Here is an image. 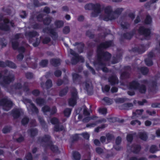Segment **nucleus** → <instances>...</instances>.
<instances>
[{"instance_id": "473e14b6", "label": "nucleus", "mask_w": 160, "mask_h": 160, "mask_svg": "<svg viewBox=\"0 0 160 160\" xmlns=\"http://www.w3.org/2000/svg\"><path fill=\"white\" fill-rule=\"evenodd\" d=\"M110 87L108 85H106L104 88H102V90L103 92H107L109 90Z\"/></svg>"}, {"instance_id": "c9c22d12", "label": "nucleus", "mask_w": 160, "mask_h": 160, "mask_svg": "<svg viewBox=\"0 0 160 160\" xmlns=\"http://www.w3.org/2000/svg\"><path fill=\"white\" fill-rule=\"evenodd\" d=\"M46 84L47 88L50 87L52 85V82L50 80H48L47 81Z\"/></svg>"}, {"instance_id": "e2e57ef3", "label": "nucleus", "mask_w": 160, "mask_h": 160, "mask_svg": "<svg viewBox=\"0 0 160 160\" xmlns=\"http://www.w3.org/2000/svg\"><path fill=\"white\" fill-rule=\"evenodd\" d=\"M86 66H87V67L89 69H90V70H91V71H92V73L93 74H95V71H94V70L92 68H91V67H89V65H88V64H86Z\"/></svg>"}, {"instance_id": "a19ab883", "label": "nucleus", "mask_w": 160, "mask_h": 160, "mask_svg": "<svg viewBox=\"0 0 160 160\" xmlns=\"http://www.w3.org/2000/svg\"><path fill=\"white\" fill-rule=\"evenodd\" d=\"M51 21V18H48L44 20L43 21V22L45 24H48L50 23Z\"/></svg>"}, {"instance_id": "f704fd0d", "label": "nucleus", "mask_w": 160, "mask_h": 160, "mask_svg": "<svg viewBox=\"0 0 160 160\" xmlns=\"http://www.w3.org/2000/svg\"><path fill=\"white\" fill-rule=\"evenodd\" d=\"M48 63V61L47 60H43L41 61L40 63V65L42 67L46 66Z\"/></svg>"}, {"instance_id": "5fc2aeb1", "label": "nucleus", "mask_w": 160, "mask_h": 160, "mask_svg": "<svg viewBox=\"0 0 160 160\" xmlns=\"http://www.w3.org/2000/svg\"><path fill=\"white\" fill-rule=\"evenodd\" d=\"M72 77L73 80H75L79 78V76L76 73L73 74Z\"/></svg>"}, {"instance_id": "052dcab7", "label": "nucleus", "mask_w": 160, "mask_h": 160, "mask_svg": "<svg viewBox=\"0 0 160 160\" xmlns=\"http://www.w3.org/2000/svg\"><path fill=\"white\" fill-rule=\"evenodd\" d=\"M10 130L8 128H5L2 130V132L3 133H6L9 132Z\"/></svg>"}, {"instance_id": "37998d69", "label": "nucleus", "mask_w": 160, "mask_h": 160, "mask_svg": "<svg viewBox=\"0 0 160 160\" xmlns=\"http://www.w3.org/2000/svg\"><path fill=\"white\" fill-rule=\"evenodd\" d=\"M28 121V118H27L25 117V118H24L22 119V124L25 125V124H26L27 123Z\"/></svg>"}, {"instance_id": "3c124183", "label": "nucleus", "mask_w": 160, "mask_h": 160, "mask_svg": "<svg viewBox=\"0 0 160 160\" xmlns=\"http://www.w3.org/2000/svg\"><path fill=\"white\" fill-rule=\"evenodd\" d=\"M145 62L146 65L148 66H150L152 65V62L151 60H148L147 59L145 60Z\"/></svg>"}, {"instance_id": "6ab92c4d", "label": "nucleus", "mask_w": 160, "mask_h": 160, "mask_svg": "<svg viewBox=\"0 0 160 160\" xmlns=\"http://www.w3.org/2000/svg\"><path fill=\"white\" fill-rule=\"evenodd\" d=\"M158 150V147L155 145H153L151 146L150 151L151 153H155Z\"/></svg>"}, {"instance_id": "09e8293b", "label": "nucleus", "mask_w": 160, "mask_h": 160, "mask_svg": "<svg viewBox=\"0 0 160 160\" xmlns=\"http://www.w3.org/2000/svg\"><path fill=\"white\" fill-rule=\"evenodd\" d=\"M81 135L84 138L88 139L89 138V135L87 132L83 133L81 134Z\"/></svg>"}, {"instance_id": "1a4fd4ad", "label": "nucleus", "mask_w": 160, "mask_h": 160, "mask_svg": "<svg viewBox=\"0 0 160 160\" xmlns=\"http://www.w3.org/2000/svg\"><path fill=\"white\" fill-rule=\"evenodd\" d=\"M77 98V92L74 90V92L72 93V97L68 101L69 104L71 106H74L76 103V100Z\"/></svg>"}, {"instance_id": "5701e85b", "label": "nucleus", "mask_w": 160, "mask_h": 160, "mask_svg": "<svg viewBox=\"0 0 160 160\" xmlns=\"http://www.w3.org/2000/svg\"><path fill=\"white\" fill-rule=\"evenodd\" d=\"M36 102L38 105H41L45 103L44 101L40 98H38L36 100Z\"/></svg>"}, {"instance_id": "423d86ee", "label": "nucleus", "mask_w": 160, "mask_h": 160, "mask_svg": "<svg viewBox=\"0 0 160 160\" xmlns=\"http://www.w3.org/2000/svg\"><path fill=\"white\" fill-rule=\"evenodd\" d=\"M23 102L26 105L29 111L31 110L36 113H37L38 112V109L31 102L30 100L25 99L23 100Z\"/></svg>"}, {"instance_id": "393cba45", "label": "nucleus", "mask_w": 160, "mask_h": 160, "mask_svg": "<svg viewBox=\"0 0 160 160\" xmlns=\"http://www.w3.org/2000/svg\"><path fill=\"white\" fill-rule=\"evenodd\" d=\"M71 112V110L70 109L67 108L64 110V113L66 116L68 117L69 116Z\"/></svg>"}, {"instance_id": "9d476101", "label": "nucleus", "mask_w": 160, "mask_h": 160, "mask_svg": "<svg viewBox=\"0 0 160 160\" xmlns=\"http://www.w3.org/2000/svg\"><path fill=\"white\" fill-rule=\"evenodd\" d=\"M42 110L45 114L48 112L51 114H53L56 113L57 109L55 107H53L51 109L48 106H45L42 108Z\"/></svg>"}, {"instance_id": "c85d7f7f", "label": "nucleus", "mask_w": 160, "mask_h": 160, "mask_svg": "<svg viewBox=\"0 0 160 160\" xmlns=\"http://www.w3.org/2000/svg\"><path fill=\"white\" fill-rule=\"evenodd\" d=\"M103 100L108 105L112 103V101L108 98H105L103 99Z\"/></svg>"}, {"instance_id": "0eeeda50", "label": "nucleus", "mask_w": 160, "mask_h": 160, "mask_svg": "<svg viewBox=\"0 0 160 160\" xmlns=\"http://www.w3.org/2000/svg\"><path fill=\"white\" fill-rule=\"evenodd\" d=\"M6 75L8 76L5 77L3 80L2 83H0L1 84L4 85V84H8L13 80L14 77L13 75L11 74L10 72L8 71H6L5 72Z\"/></svg>"}, {"instance_id": "7ed1b4c3", "label": "nucleus", "mask_w": 160, "mask_h": 160, "mask_svg": "<svg viewBox=\"0 0 160 160\" xmlns=\"http://www.w3.org/2000/svg\"><path fill=\"white\" fill-rule=\"evenodd\" d=\"M86 9L90 10L92 9H94V12L92 14V16L95 17L97 16L98 13L100 12V5L99 4H97L96 5H93L90 3L86 5L85 6Z\"/></svg>"}, {"instance_id": "774afa93", "label": "nucleus", "mask_w": 160, "mask_h": 160, "mask_svg": "<svg viewBox=\"0 0 160 160\" xmlns=\"http://www.w3.org/2000/svg\"><path fill=\"white\" fill-rule=\"evenodd\" d=\"M130 160H147L145 158H144L140 159H138L135 157H132L130 158Z\"/></svg>"}, {"instance_id": "a211bd4d", "label": "nucleus", "mask_w": 160, "mask_h": 160, "mask_svg": "<svg viewBox=\"0 0 160 160\" xmlns=\"http://www.w3.org/2000/svg\"><path fill=\"white\" fill-rule=\"evenodd\" d=\"M140 138L143 140H146L147 139V136L146 134L144 132H141L140 133Z\"/></svg>"}, {"instance_id": "a18cd8bd", "label": "nucleus", "mask_w": 160, "mask_h": 160, "mask_svg": "<svg viewBox=\"0 0 160 160\" xmlns=\"http://www.w3.org/2000/svg\"><path fill=\"white\" fill-rule=\"evenodd\" d=\"M51 122L52 124H56L58 122V120L57 118H53L51 120Z\"/></svg>"}, {"instance_id": "9b49d317", "label": "nucleus", "mask_w": 160, "mask_h": 160, "mask_svg": "<svg viewBox=\"0 0 160 160\" xmlns=\"http://www.w3.org/2000/svg\"><path fill=\"white\" fill-rule=\"evenodd\" d=\"M69 52L72 55L75 56V60L72 59V62L73 64H75L78 62V60L80 61L81 62H83L84 61L83 58L82 57L80 56H76L75 55L74 51L71 49H69Z\"/></svg>"}, {"instance_id": "680f3d73", "label": "nucleus", "mask_w": 160, "mask_h": 160, "mask_svg": "<svg viewBox=\"0 0 160 160\" xmlns=\"http://www.w3.org/2000/svg\"><path fill=\"white\" fill-rule=\"evenodd\" d=\"M38 33L36 32H30L29 34V36L30 37H33L34 36H36L38 35Z\"/></svg>"}, {"instance_id": "f8f14e48", "label": "nucleus", "mask_w": 160, "mask_h": 160, "mask_svg": "<svg viewBox=\"0 0 160 160\" xmlns=\"http://www.w3.org/2000/svg\"><path fill=\"white\" fill-rule=\"evenodd\" d=\"M6 66H8L12 68H15L16 67L15 64L12 62L7 61L6 62V64H5L3 62L0 61V67H4Z\"/></svg>"}, {"instance_id": "72a5a7b5", "label": "nucleus", "mask_w": 160, "mask_h": 160, "mask_svg": "<svg viewBox=\"0 0 160 160\" xmlns=\"http://www.w3.org/2000/svg\"><path fill=\"white\" fill-rule=\"evenodd\" d=\"M125 100V99L123 98H117L115 99V102L117 103H121L123 102Z\"/></svg>"}, {"instance_id": "338daca9", "label": "nucleus", "mask_w": 160, "mask_h": 160, "mask_svg": "<svg viewBox=\"0 0 160 160\" xmlns=\"http://www.w3.org/2000/svg\"><path fill=\"white\" fill-rule=\"evenodd\" d=\"M23 57V55L22 54H19L18 56V59L19 60H22Z\"/></svg>"}, {"instance_id": "39448f33", "label": "nucleus", "mask_w": 160, "mask_h": 160, "mask_svg": "<svg viewBox=\"0 0 160 160\" xmlns=\"http://www.w3.org/2000/svg\"><path fill=\"white\" fill-rule=\"evenodd\" d=\"M0 105L3 106V108L4 110L8 111L11 108L12 103L11 101L6 98L0 101Z\"/></svg>"}, {"instance_id": "20e7f679", "label": "nucleus", "mask_w": 160, "mask_h": 160, "mask_svg": "<svg viewBox=\"0 0 160 160\" xmlns=\"http://www.w3.org/2000/svg\"><path fill=\"white\" fill-rule=\"evenodd\" d=\"M137 89L141 93H144L146 90L144 85H142L138 88V84L136 82L134 81L129 84L128 89L130 90H135Z\"/></svg>"}, {"instance_id": "8fccbe9b", "label": "nucleus", "mask_w": 160, "mask_h": 160, "mask_svg": "<svg viewBox=\"0 0 160 160\" xmlns=\"http://www.w3.org/2000/svg\"><path fill=\"white\" fill-rule=\"evenodd\" d=\"M81 86H85V88H84L86 89L87 90H88L89 87V84L88 83H84L82 84L81 85Z\"/></svg>"}, {"instance_id": "13d9d810", "label": "nucleus", "mask_w": 160, "mask_h": 160, "mask_svg": "<svg viewBox=\"0 0 160 160\" xmlns=\"http://www.w3.org/2000/svg\"><path fill=\"white\" fill-rule=\"evenodd\" d=\"M32 93L34 95L37 96L39 95V92L38 90H36L33 91L32 92Z\"/></svg>"}, {"instance_id": "f257e3e1", "label": "nucleus", "mask_w": 160, "mask_h": 160, "mask_svg": "<svg viewBox=\"0 0 160 160\" xmlns=\"http://www.w3.org/2000/svg\"><path fill=\"white\" fill-rule=\"evenodd\" d=\"M111 41H109L105 43H101L98 47V54L99 59H101L102 60H108L111 58L110 54L108 52H102L103 48H107L112 45Z\"/></svg>"}, {"instance_id": "4d7b16f0", "label": "nucleus", "mask_w": 160, "mask_h": 160, "mask_svg": "<svg viewBox=\"0 0 160 160\" xmlns=\"http://www.w3.org/2000/svg\"><path fill=\"white\" fill-rule=\"evenodd\" d=\"M54 74L56 76L59 77L61 75V72L60 71L57 70L55 71Z\"/></svg>"}, {"instance_id": "dca6fc26", "label": "nucleus", "mask_w": 160, "mask_h": 160, "mask_svg": "<svg viewBox=\"0 0 160 160\" xmlns=\"http://www.w3.org/2000/svg\"><path fill=\"white\" fill-rule=\"evenodd\" d=\"M73 159L74 160H80L81 158L80 154L77 152H74L72 155Z\"/></svg>"}, {"instance_id": "2eb2a0df", "label": "nucleus", "mask_w": 160, "mask_h": 160, "mask_svg": "<svg viewBox=\"0 0 160 160\" xmlns=\"http://www.w3.org/2000/svg\"><path fill=\"white\" fill-rule=\"evenodd\" d=\"M20 111L18 109H15L12 111V115L14 118H16L19 116Z\"/></svg>"}, {"instance_id": "412c9836", "label": "nucleus", "mask_w": 160, "mask_h": 160, "mask_svg": "<svg viewBox=\"0 0 160 160\" xmlns=\"http://www.w3.org/2000/svg\"><path fill=\"white\" fill-rule=\"evenodd\" d=\"M55 24L57 28H60L63 25V22L61 21H57L55 22Z\"/></svg>"}, {"instance_id": "603ef678", "label": "nucleus", "mask_w": 160, "mask_h": 160, "mask_svg": "<svg viewBox=\"0 0 160 160\" xmlns=\"http://www.w3.org/2000/svg\"><path fill=\"white\" fill-rule=\"evenodd\" d=\"M96 125V123H92L88 124L86 125V127L87 128H92L94 127Z\"/></svg>"}, {"instance_id": "4be33fe9", "label": "nucleus", "mask_w": 160, "mask_h": 160, "mask_svg": "<svg viewBox=\"0 0 160 160\" xmlns=\"http://www.w3.org/2000/svg\"><path fill=\"white\" fill-rule=\"evenodd\" d=\"M37 133V130L35 129H32L28 131V133L32 136L35 135Z\"/></svg>"}, {"instance_id": "79ce46f5", "label": "nucleus", "mask_w": 160, "mask_h": 160, "mask_svg": "<svg viewBox=\"0 0 160 160\" xmlns=\"http://www.w3.org/2000/svg\"><path fill=\"white\" fill-rule=\"evenodd\" d=\"M25 159L26 160H32V158L31 154L28 153L25 157Z\"/></svg>"}, {"instance_id": "864d4df0", "label": "nucleus", "mask_w": 160, "mask_h": 160, "mask_svg": "<svg viewBox=\"0 0 160 160\" xmlns=\"http://www.w3.org/2000/svg\"><path fill=\"white\" fill-rule=\"evenodd\" d=\"M26 77L28 79L31 78L33 77L32 74L30 72H28L26 75Z\"/></svg>"}, {"instance_id": "7c9ffc66", "label": "nucleus", "mask_w": 160, "mask_h": 160, "mask_svg": "<svg viewBox=\"0 0 160 160\" xmlns=\"http://www.w3.org/2000/svg\"><path fill=\"white\" fill-rule=\"evenodd\" d=\"M131 124L132 125H135L136 124H137L138 125H141V122L140 121L138 120H133L131 122Z\"/></svg>"}, {"instance_id": "4468645a", "label": "nucleus", "mask_w": 160, "mask_h": 160, "mask_svg": "<svg viewBox=\"0 0 160 160\" xmlns=\"http://www.w3.org/2000/svg\"><path fill=\"white\" fill-rule=\"evenodd\" d=\"M109 82L113 85L118 83V81L117 77L115 76H113L109 79Z\"/></svg>"}, {"instance_id": "6e6d98bb", "label": "nucleus", "mask_w": 160, "mask_h": 160, "mask_svg": "<svg viewBox=\"0 0 160 160\" xmlns=\"http://www.w3.org/2000/svg\"><path fill=\"white\" fill-rule=\"evenodd\" d=\"M20 16L22 18H24L27 16V14L25 11H22L20 13Z\"/></svg>"}, {"instance_id": "ddd939ff", "label": "nucleus", "mask_w": 160, "mask_h": 160, "mask_svg": "<svg viewBox=\"0 0 160 160\" xmlns=\"http://www.w3.org/2000/svg\"><path fill=\"white\" fill-rule=\"evenodd\" d=\"M139 32L142 34L144 35L145 36L149 35L150 34V31L148 29H145L143 27H141L138 30Z\"/></svg>"}, {"instance_id": "6e6552de", "label": "nucleus", "mask_w": 160, "mask_h": 160, "mask_svg": "<svg viewBox=\"0 0 160 160\" xmlns=\"http://www.w3.org/2000/svg\"><path fill=\"white\" fill-rule=\"evenodd\" d=\"M4 23H0V29L5 31H8L9 30V25H10L13 27V23L12 22H9L7 19H4L3 21Z\"/></svg>"}, {"instance_id": "bf43d9fd", "label": "nucleus", "mask_w": 160, "mask_h": 160, "mask_svg": "<svg viewBox=\"0 0 160 160\" xmlns=\"http://www.w3.org/2000/svg\"><path fill=\"white\" fill-rule=\"evenodd\" d=\"M121 141V138L120 137H118L116 140V143L117 145L119 144Z\"/></svg>"}, {"instance_id": "e433bc0d", "label": "nucleus", "mask_w": 160, "mask_h": 160, "mask_svg": "<svg viewBox=\"0 0 160 160\" xmlns=\"http://www.w3.org/2000/svg\"><path fill=\"white\" fill-rule=\"evenodd\" d=\"M133 148L134 149L133 152L135 153L138 152L140 150V147L138 145L135 146Z\"/></svg>"}, {"instance_id": "4c0bfd02", "label": "nucleus", "mask_w": 160, "mask_h": 160, "mask_svg": "<svg viewBox=\"0 0 160 160\" xmlns=\"http://www.w3.org/2000/svg\"><path fill=\"white\" fill-rule=\"evenodd\" d=\"M133 139V136L132 134H128L127 135V139L129 142H131Z\"/></svg>"}, {"instance_id": "49530a36", "label": "nucleus", "mask_w": 160, "mask_h": 160, "mask_svg": "<svg viewBox=\"0 0 160 160\" xmlns=\"http://www.w3.org/2000/svg\"><path fill=\"white\" fill-rule=\"evenodd\" d=\"M83 114L86 115L88 116L89 115L90 113L87 111V109L86 107H84Z\"/></svg>"}, {"instance_id": "58836bf2", "label": "nucleus", "mask_w": 160, "mask_h": 160, "mask_svg": "<svg viewBox=\"0 0 160 160\" xmlns=\"http://www.w3.org/2000/svg\"><path fill=\"white\" fill-rule=\"evenodd\" d=\"M70 32V28L69 27H65L63 29V32L65 34L68 33Z\"/></svg>"}, {"instance_id": "ea45409f", "label": "nucleus", "mask_w": 160, "mask_h": 160, "mask_svg": "<svg viewBox=\"0 0 160 160\" xmlns=\"http://www.w3.org/2000/svg\"><path fill=\"white\" fill-rule=\"evenodd\" d=\"M12 47L14 49H17L18 48V42L16 41L14 42L13 41L12 42Z\"/></svg>"}, {"instance_id": "c756f323", "label": "nucleus", "mask_w": 160, "mask_h": 160, "mask_svg": "<svg viewBox=\"0 0 160 160\" xmlns=\"http://www.w3.org/2000/svg\"><path fill=\"white\" fill-rule=\"evenodd\" d=\"M49 147L51 150L54 152H57L58 150V147L56 146H54L52 145L49 146Z\"/></svg>"}, {"instance_id": "aec40b11", "label": "nucleus", "mask_w": 160, "mask_h": 160, "mask_svg": "<svg viewBox=\"0 0 160 160\" xmlns=\"http://www.w3.org/2000/svg\"><path fill=\"white\" fill-rule=\"evenodd\" d=\"M68 91V88H65L64 89L61 90L59 92V95L60 96H63L65 95Z\"/></svg>"}, {"instance_id": "f3484780", "label": "nucleus", "mask_w": 160, "mask_h": 160, "mask_svg": "<svg viewBox=\"0 0 160 160\" xmlns=\"http://www.w3.org/2000/svg\"><path fill=\"white\" fill-rule=\"evenodd\" d=\"M60 62V60L59 59H53L51 60V64L55 66L59 65Z\"/></svg>"}, {"instance_id": "69168bd1", "label": "nucleus", "mask_w": 160, "mask_h": 160, "mask_svg": "<svg viewBox=\"0 0 160 160\" xmlns=\"http://www.w3.org/2000/svg\"><path fill=\"white\" fill-rule=\"evenodd\" d=\"M24 138L22 137L21 136L18 138L17 139V141L18 142H21L23 140Z\"/></svg>"}, {"instance_id": "de8ad7c7", "label": "nucleus", "mask_w": 160, "mask_h": 160, "mask_svg": "<svg viewBox=\"0 0 160 160\" xmlns=\"http://www.w3.org/2000/svg\"><path fill=\"white\" fill-rule=\"evenodd\" d=\"M50 139V137L49 135L45 136V137L42 139V141L47 142L49 141Z\"/></svg>"}, {"instance_id": "2f4dec72", "label": "nucleus", "mask_w": 160, "mask_h": 160, "mask_svg": "<svg viewBox=\"0 0 160 160\" xmlns=\"http://www.w3.org/2000/svg\"><path fill=\"white\" fill-rule=\"evenodd\" d=\"M141 71L143 74L145 75L148 73V70L147 68L143 67L141 69Z\"/></svg>"}, {"instance_id": "b1692460", "label": "nucleus", "mask_w": 160, "mask_h": 160, "mask_svg": "<svg viewBox=\"0 0 160 160\" xmlns=\"http://www.w3.org/2000/svg\"><path fill=\"white\" fill-rule=\"evenodd\" d=\"M97 118V117L94 116L91 117H87L83 119V122H86L91 119H94V118Z\"/></svg>"}, {"instance_id": "c03bdc74", "label": "nucleus", "mask_w": 160, "mask_h": 160, "mask_svg": "<svg viewBox=\"0 0 160 160\" xmlns=\"http://www.w3.org/2000/svg\"><path fill=\"white\" fill-rule=\"evenodd\" d=\"M96 151L98 154H101L103 152V150L100 148H96Z\"/></svg>"}, {"instance_id": "cd10ccee", "label": "nucleus", "mask_w": 160, "mask_h": 160, "mask_svg": "<svg viewBox=\"0 0 160 160\" xmlns=\"http://www.w3.org/2000/svg\"><path fill=\"white\" fill-rule=\"evenodd\" d=\"M98 112L101 114H105L107 113V109L104 108H100L98 110Z\"/></svg>"}, {"instance_id": "f03ea898", "label": "nucleus", "mask_w": 160, "mask_h": 160, "mask_svg": "<svg viewBox=\"0 0 160 160\" xmlns=\"http://www.w3.org/2000/svg\"><path fill=\"white\" fill-rule=\"evenodd\" d=\"M117 11L115 12L112 11L111 7L108 6L105 9V15L103 16V19L106 21L112 20L117 18L122 10L121 9H118Z\"/></svg>"}, {"instance_id": "a878e982", "label": "nucleus", "mask_w": 160, "mask_h": 160, "mask_svg": "<svg viewBox=\"0 0 160 160\" xmlns=\"http://www.w3.org/2000/svg\"><path fill=\"white\" fill-rule=\"evenodd\" d=\"M145 23L147 24H149L152 22V19L151 17L149 16H147L145 20Z\"/></svg>"}, {"instance_id": "0e129e2a", "label": "nucleus", "mask_w": 160, "mask_h": 160, "mask_svg": "<svg viewBox=\"0 0 160 160\" xmlns=\"http://www.w3.org/2000/svg\"><path fill=\"white\" fill-rule=\"evenodd\" d=\"M152 107L153 108H160V104L154 103L152 105Z\"/></svg>"}, {"instance_id": "bb28decb", "label": "nucleus", "mask_w": 160, "mask_h": 160, "mask_svg": "<svg viewBox=\"0 0 160 160\" xmlns=\"http://www.w3.org/2000/svg\"><path fill=\"white\" fill-rule=\"evenodd\" d=\"M143 111V110L142 109L137 110H136L135 112L133 113V114L135 116L137 115H140L142 114Z\"/></svg>"}]
</instances>
